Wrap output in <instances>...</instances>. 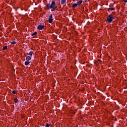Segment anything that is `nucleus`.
<instances>
[{
    "mask_svg": "<svg viewBox=\"0 0 127 127\" xmlns=\"http://www.w3.org/2000/svg\"><path fill=\"white\" fill-rule=\"evenodd\" d=\"M56 4L55 1H53L51 4L50 3H47L46 4L47 8L48 9H52V11H55L57 8V6H56Z\"/></svg>",
    "mask_w": 127,
    "mask_h": 127,
    "instance_id": "nucleus-1",
    "label": "nucleus"
},
{
    "mask_svg": "<svg viewBox=\"0 0 127 127\" xmlns=\"http://www.w3.org/2000/svg\"><path fill=\"white\" fill-rule=\"evenodd\" d=\"M53 14H51V15L49 17V20L48 21L49 22V23H52V22H53V20H54V19L53 18Z\"/></svg>",
    "mask_w": 127,
    "mask_h": 127,
    "instance_id": "nucleus-3",
    "label": "nucleus"
},
{
    "mask_svg": "<svg viewBox=\"0 0 127 127\" xmlns=\"http://www.w3.org/2000/svg\"><path fill=\"white\" fill-rule=\"evenodd\" d=\"M12 93V94H16V91H15V90H13Z\"/></svg>",
    "mask_w": 127,
    "mask_h": 127,
    "instance_id": "nucleus-17",
    "label": "nucleus"
},
{
    "mask_svg": "<svg viewBox=\"0 0 127 127\" xmlns=\"http://www.w3.org/2000/svg\"><path fill=\"white\" fill-rule=\"evenodd\" d=\"M26 60H27V61H30V60H31V57L30 56H27Z\"/></svg>",
    "mask_w": 127,
    "mask_h": 127,
    "instance_id": "nucleus-5",
    "label": "nucleus"
},
{
    "mask_svg": "<svg viewBox=\"0 0 127 127\" xmlns=\"http://www.w3.org/2000/svg\"><path fill=\"white\" fill-rule=\"evenodd\" d=\"M72 113H73V114H76V113H77V110H75Z\"/></svg>",
    "mask_w": 127,
    "mask_h": 127,
    "instance_id": "nucleus-18",
    "label": "nucleus"
},
{
    "mask_svg": "<svg viewBox=\"0 0 127 127\" xmlns=\"http://www.w3.org/2000/svg\"><path fill=\"white\" fill-rule=\"evenodd\" d=\"M30 63V62H29V61H27L25 62V65L26 66H27V65H28V64H29Z\"/></svg>",
    "mask_w": 127,
    "mask_h": 127,
    "instance_id": "nucleus-9",
    "label": "nucleus"
},
{
    "mask_svg": "<svg viewBox=\"0 0 127 127\" xmlns=\"http://www.w3.org/2000/svg\"><path fill=\"white\" fill-rule=\"evenodd\" d=\"M3 50H6L7 49V47L6 46H5L3 47Z\"/></svg>",
    "mask_w": 127,
    "mask_h": 127,
    "instance_id": "nucleus-14",
    "label": "nucleus"
},
{
    "mask_svg": "<svg viewBox=\"0 0 127 127\" xmlns=\"http://www.w3.org/2000/svg\"><path fill=\"white\" fill-rule=\"evenodd\" d=\"M34 53H33V51H31L30 53H29V54H28V55L30 57H31V56H32V55H33V54H34Z\"/></svg>",
    "mask_w": 127,
    "mask_h": 127,
    "instance_id": "nucleus-8",
    "label": "nucleus"
},
{
    "mask_svg": "<svg viewBox=\"0 0 127 127\" xmlns=\"http://www.w3.org/2000/svg\"><path fill=\"white\" fill-rule=\"evenodd\" d=\"M16 42L15 41H12L11 42V44H16Z\"/></svg>",
    "mask_w": 127,
    "mask_h": 127,
    "instance_id": "nucleus-16",
    "label": "nucleus"
},
{
    "mask_svg": "<svg viewBox=\"0 0 127 127\" xmlns=\"http://www.w3.org/2000/svg\"><path fill=\"white\" fill-rule=\"evenodd\" d=\"M61 4L62 5L66 4V0H62Z\"/></svg>",
    "mask_w": 127,
    "mask_h": 127,
    "instance_id": "nucleus-6",
    "label": "nucleus"
},
{
    "mask_svg": "<svg viewBox=\"0 0 127 127\" xmlns=\"http://www.w3.org/2000/svg\"><path fill=\"white\" fill-rule=\"evenodd\" d=\"M37 34V32H34L33 34H31L32 36H34V35H36Z\"/></svg>",
    "mask_w": 127,
    "mask_h": 127,
    "instance_id": "nucleus-13",
    "label": "nucleus"
},
{
    "mask_svg": "<svg viewBox=\"0 0 127 127\" xmlns=\"http://www.w3.org/2000/svg\"><path fill=\"white\" fill-rule=\"evenodd\" d=\"M98 62H99V63H102V60H98Z\"/></svg>",
    "mask_w": 127,
    "mask_h": 127,
    "instance_id": "nucleus-19",
    "label": "nucleus"
},
{
    "mask_svg": "<svg viewBox=\"0 0 127 127\" xmlns=\"http://www.w3.org/2000/svg\"><path fill=\"white\" fill-rule=\"evenodd\" d=\"M124 2H127V0H124Z\"/></svg>",
    "mask_w": 127,
    "mask_h": 127,
    "instance_id": "nucleus-20",
    "label": "nucleus"
},
{
    "mask_svg": "<svg viewBox=\"0 0 127 127\" xmlns=\"http://www.w3.org/2000/svg\"><path fill=\"white\" fill-rule=\"evenodd\" d=\"M44 28V25H39L37 27V29H38L39 30H42L43 28Z\"/></svg>",
    "mask_w": 127,
    "mask_h": 127,
    "instance_id": "nucleus-4",
    "label": "nucleus"
},
{
    "mask_svg": "<svg viewBox=\"0 0 127 127\" xmlns=\"http://www.w3.org/2000/svg\"><path fill=\"white\" fill-rule=\"evenodd\" d=\"M115 18H116V16H113L112 14H110L108 15V17L106 21H107V22L108 23H111V22H112V21H113V20L115 19Z\"/></svg>",
    "mask_w": 127,
    "mask_h": 127,
    "instance_id": "nucleus-2",
    "label": "nucleus"
},
{
    "mask_svg": "<svg viewBox=\"0 0 127 127\" xmlns=\"http://www.w3.org/2000/svg\"><path fill=\"white\" fill-rule=\"evenodd\" d=\"M115 10V8H109L108 10V11H110V10L113 11V10Z\"/></svg>",
    "mask_w": 127,
    "mask_h": 127,
    "instance_id": "nucleus-12",
    "label": "nucleus"
},
{
    "mask_svg": "<svg viewBox=\"0 0 127 127\" xmlns=\"http://www.w3.org/2000/svg\"><path fill=\"white\" fill-rule=\"evenodd\" d=\"M14 102L15 104H17V103H18V99H17V98H15L14 99Z\"/></svg>",
    "mask_w": 127,
    "mask_h": 127,
    "instance_id": "nucleus-10",
    "label": "nucleus"
},
{
    "mask_svg": "<svg viewBox=\"0 0 127 127\" xmlns=\"http://www.w3.org/2000/svg\"><path fill=\"white\" fill-rule=\"evenodd\" d=\"M82 2H83V1H82V0L78 1L76 2V4H77V5H80V4H81L82 3Z\"/></svg>",
    "mask_w": 127,
    "mask_h": 127,
    "instance_id": "nucleus-7",
    "label": "nucleus"
},
{
    "mask_svg": "<svg viewBox=\"0 0 127 127\" xmlns=\"http://www.w3.org/2000/svg\"><path fill=\"white\" fill-rule=\"evenodd\" d=\"M76 6H78V5L77 4V3H73L72 6V7H76Z\"/></svg>",
    "mask_w": 127,
    "mask_h": 127,
    "instance_id": "nucleus-11",
    "label": "nucleus"
},
{
    "mask_svg": "<svg viewBox=\"0 0 127 127\" xmlns=\"http://www.w3.org/2000/svg\"><path fill=\"white\" fill-rule=\"evenodd\" d=\"M50 126H51V124H48V123L46 124V127H50Z\"/></svg>",
    "mask_w": 127,
    "mask_h": 127,
    "instance_id": "nucleus-15",
    "label": "nucleus"
}]
</instances>
